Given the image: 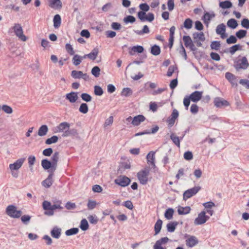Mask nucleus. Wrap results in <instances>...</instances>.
Listing matches in <instances>:
<instances>
[{
  "label": "nucleus",
  "mask_w": 249,
  "mask_h": 249,
  "mask_svg": "<svg viewBox=\"0 0 249 249\" xmlns=\"http://www.w3.org/2000/svg\"><path fill=\"white\" fill-rule=\"evenodd\" d=\"M13 31L15 35L21 41H26L27 40V37L23 34V28L19 23H15L11 28L9 29Z\"/></svg>",
  "instance_id": "nucleus-1"
},
{
  "label": "nucleus",
  "mask_w": 249,
  "mask_h": 249,
  "mask_svg": "<svg viewBox=\"0 0 249 249\" xmlns=\"http://www.w3.org/2000/svg\"><path fill=\"white\" fill-rule=\"evenodd\" d=\"M6 213L10 217L16 218L20 217L22 214L21 211L17 210V207L13 205H10L7 207Z\"/></svg>",
  "instance_id": "nucleus-2"
},
{
  "label": "nucleus",
  "mask_w": 249,
  "mask_h": 249,
  "mask_svg": "<svg viewBox=\"0 0 249 249\" xmlns=\"http://www.w3.org/2000/svg\"><path fill=\"white\" fill-rule=\"evenodd\" d=\"M149 174V170L148 168H144L137 173V177L142 184L145 185L147 184L148 180Z\"/></svg>",
  "instance_id": "nucleus-3"
},
{
  "label": "nucleus",
  "mask_w": 249,
  "mask_h": 249,
  "mask_svg": "<svg viewBox=\"0 0 249 249\" xmlns=\"http://www.w3.org/2000/svg\"><path fill=\"white\" fill-rule=\"evenodd\" d=\"M210 217L206 215V212L203 211L198 214L197 217L194 220L195 225H202L206 222Z\"/></svg>",
  "instance_id": "nucleus-4"
},
{
  "label": "nucleus",
  "mask_w": 249,
  "mask_h": 249,
  "mask_svg": "<svg viewBox=\"0 0 249 249\" xmlns=\"http://www.w3.org/2000/svg\"><path fill=\"white\" fill-rule=\"evenodd\" d=\"M200 189L201 187L200 186H195L193 188L188 189L183 193V199L186 200L187 199L191 197L192 196L196 194Z\"/></svg>",
  "instance_id": "nucleus-5"
},
{
  "label": "nucleus",
  "mask_w": 249,
  "mask_h": 249,
  "mask_svg": "<svg viewBox=\"0 0 249 249\" xmlns=\"http://www.w3.org/2000/svg\"><path fill=\"white\" fill-rule=\"evenodd\" d=\"M193 37L195 42L198 47H201L202 45L201 42H204L205 40V37L203 32L193 33Z\"/></svg>",
  "instance_id": "nucleus-6"
},
{
  "label": "nucleus",
  "mask_w": 249,
  "mask_h": 249,
  "mask_svg": "<svg viewBox=\"0 0 249 249\" xmlns=\"http://www.w3.org/2000/svg\"><path fill=\"white\" fill-rule=\"evenodd\" d=\"M114 182L122 187H126L130 184V179L126 176H120L115 179Z\"/></svg>",
  "instance_id": "nucleus-7"
},
{
  "label": "nucleus",
  "mask_w": 249,
  "mask_h": 249,
  "mask_svg": "<svg viewBox=\"0 0 249 249\" xmlns=\"http://www.w3.org/2000/svg\"><path fill=\"white\" fill-rule=\"evenodd\" d=\"M25 160V158H20L16 160L13 163L9 165V168L11 171H15L19 170L22 166Z\"/></svg>",
  "instance_id": "nucleus-8"
},
{
  "label": "nucleus",
  "mask_w": 249,
  "mask_h": 249,
  "mask_svg": "<svg viewBox=\"0 0 249 249\" xmlns=\"http://www.w3.org/2000/svg\"><path fill=\"white\" fill-rule=\"evenodd\" d=\"M249 66V63L248 61V60L246 57H243L242 58L239 60L236 65H235V68L236 70L238 71L240 69L246 70Z\"/></svg>",
  "instance_id": "nucleus-9"
},
{
  "label": "nucleus",
  "mask_w": 249,
  "mask_h": 249,
  "mask_svg": "<svg viewBox=\"0 0 249 249\" xmlns=\"http://www.w3.org/2000/svg\"><path fill=\"white\" fill-rule=\"evenodd\" d=\"M215 32L222 39L226 38L228 36L226 33V26L224 23L218 25L216 28Z\"/></svg>",
  "instance_id": "nucleus-10"
},
{
  "label": "nucleus",
  "mask_w": 249,
  "mask_h": 249,
  "mask_svg": "<svg viewBox=\"0 0 249 249\" xmlns=\"http://www.w3.org/2000/svg\"><path fill=\"white\" fill-rule=\"evenodd\" d=\"M169 241V239L167 237H162L158 240L153 246V249H166L162 245L166 244Z\"/></svg>",
  "instance_id": "nucleus-11"
},
{
  "label": "nucleus",
  "mask_w": 249,
  "mask_h": 249,
  "mask_svg": "<svg viewBox=\"0 0 249 249\" xmlns=\"http://www.w3.org/2000/svg\"><path fill=\"white\" fill-rule=\"evenodd\" d=\"M179 115L178 111L174 109L171 114V117L168 118L167 122L169 127H172L175 123L176 120L178 118Z\"/></svg>",
  "instance_id": "nucleus-12"
},
{
  "label": "nucleus",
  "mask_w": 249,
  "mask_h": 249,
  "mask_svg": "<svg viewBox=\"0 0 249 249\" xmlns=\"http://www.w3.org/2000/svg\"><path fill=\"white\" fill-rule=\"evenodd\" d=\"M183 40L184 43V45L186 47L189 48L190 49L193 51H195L196 50V48L194 44L193 41L190 36H183Z\"/></svg>",
  "instance_id": "nucleus-13"
},
{
  "label": "nucleus",
  "mask_w": 249,
  "mask_h": 249,
  "mask_svg": "<svg viewBox=\"0 0 249 249\" xmlns=\"http://www.w3.org/2000/svg\"><path fill=\"white\" fill-rule=\"evenodd\" d=\"M70 127L69 123L66 122H62L56 126L54 128L55 133H63L66 129H69Z\"/></svg>",
  "instance_id": "nucleus-14"
},
{
  "label": "nucleus",
  "mask_w": 249,
  "mask_h": 249,
  "mask_svg": "<svg viewBox=\"0 0 249 249\" xmlns=\"http://www.w3.org/2000/svg\"><path fill=\"white\" fill-rule=\"evenodd\" d=\"M71 76L75 79L82 78L85 80L89 79V75L87 73H84L81 71H72L71 74Z\"/></svg>",
  "instance_id": "nucleus-15"
},
{
  "label": "nucleus",
  "mask_w": 249,
  "mask_h": 249,
  "mask_svg": "<svg viewBox=\"0 0 249 249\" xmlns=\"http://www.w3.org/2000/svg\"><path fill=\"white\" fill-rule=\"evenodd\" d=\"M214 106L216 107L221 108L223 107H227L229 105V102L221 98L216 97L213 101Z\"/></svg>",
  "instance_id": "nucleus-16"
},
{
  "label": "nucleus",
  "mask_w": 249,
  "mask_h": 249,
  "mask_svg": "<svg viewBox=\"0 0 249 249\" xmlns=\"http://www.w3.org/2000/svg\"><path fill=\"white\" fill-rule=\"evenodd\" d=\"M226 78L231 83L233 87H237V77L231 73L227 72L225 74Z\"/></svg>",
  "instance_id": "nucleus-17"
},
{
  "label": "nucleus",
  "mask_w": 249,
  "mask_h": 249,
  "mask_svg": "<svg viewBox=\"0 0 249 249\" xmlns=\"http://www.w3.org/2000/svg\"><path fill=\"white\" fill-rule=\"evenodd\" d=\"M41 166L45 170L50 169L48 172L50 173H53L55 170L53 169V164L51 161L47 159L42 160L41 161Z\"/></svg>",
  "instance_id": "nucleus-18"
},
{
  "label": "nucleus",
  "mask_w": 249,
  "mask_h": 249,
  "mask_svg": "<svg viewBox=\"0 0 249 249\" xmlns=\"http://www.w3.org/2000/svg\"><path fill=\"white\" fill-rule=\"evenodd\" d=\"M203 92L202 91H195L192 93L189 97L193 102H197L202 98Z\"/></svg>",
  "instance_id": "nucleus-19"
},
{
  "label": "nucleus",
  "mask_w": 249,
  "mask_h": 249,
  "mask_svg": "<svg viewBox=\"0 0 249 249\" xmlns=\"http://www.w3.org/2000/svg\"><path fill=\"white\" fill-rule=\"evenodd\" d=\"M62 229L61 228L57 227L54 226L52 229L50 231L51 235L52 237L55 239H59L61 235Z\"/></svg>",
  "instance_id": "nucleus-20"
},
{
  "label": "nucleus",
  "mask_w": 249,
  "mask_h": 249,
  "mask_svg": "<svg viewBox=\"0 0 249 249\" xmlns=\"http://www.w3.org/2000/svg\"><path fill=\"white\" fill-rule=\"evenodd\" d=\"M215 16V15L213 11H211L210 12H206L204 13L202 19L205 24L208 25L210 20L212 18H214Z\"/></svg>",
  "instance_id": "nucleus-21"
},
{
  "label": "nucleus",
  "mask_w": 249,
  "mask_h": 249,
  "mask_svg": "<svg viewBox=\"0 0 249 249\" xmlns=\"http://www.w3.org/2000/svg\"><path fill=\"white\" fill-rule=\"evenodd\" d=\"M198 241L197 238L194 236H190L186 240V246L189 248H193L198 244Z\"/></svg>",
  "instance_id": "nucleus-22"
},
{
  "label": "nucleus",
  "mask_w": 249,
  "mask_h": 249,
  "mask_svg": "<svg viewBox=\"0 0 249 249\" xmlns=\"http://www.w3.org/2000/svg\"><path fill=\"white\" fill-rule=\"evenodd\" d=\"M143 47L140 45L133 46L129 49V54L131 55H134L136 53H142L143 52Z\"/></svg>",
  "instance_id": "nucleus-23"
},
{
  "label": "nucleus",
  "mask_w": 249,
  "mask_h": 249,
  "mask_svg": "<svg viewBox=\"0 0 249 249\" xmlns=\"http://www.w3.org/2000/svg\"><path fill=\"white\" fill-rule=\"evenodd\" d=\"M145 120V118L142 115H139L133 118L132 124L134 126L139 125L142 122H143Z\"/></svg>",
  "instance_id": "nucleus-24"
},
{
  "label": "nucleus",
  "mask_w": 249,
  "mask_h": 249,
  "mask_svg": "<svg viewBox=\"0 0 249 249\" xmlns=\"http://www.w3.org/2000/svg\"><path fill=\"white\" fill-rule=\"evenodd\" d=\"M59 153L58 152H55L52 156L51 158V162L53 164V169L56 170L57 165V162L59 160Z\"/></svg>",
  "instance_id": "nucleus-25"
},
{
  "label": "nucleus",
  "mask_w": 249,
  "mask_h": 249,
  "mask_svg": "<svg viewBox=\"0 0 249 249\" xmlns=\"http://www.w3.org/2000/svg\"><path fill=\"white\" fill-rule=\"evenodd\" d=\"M53 173H50L48 178L42 181V185L46 188L50 187L52 185L53 182Z\"/></svg>",
  "instance_id": "nucleus-26"
},
{
  "label": "nucleus",
  "mask_w": 249,
  "mask_h": 249,
  "mask_svg": "<svg viewBox=\"0 0 249 249\" xmlns=\"http://www.w3.org/2000/svg\"><path fill=\"white\" fill-rule=\"evenodd\" d=\"M66 98L71 103H75L78 99L77 93L71 92L67 93L66 95Z\"/></svg>",
  "instance_id": "nucleus-27"
},
{
  "label": "nucleus",
  "mask_w": 249,
  "mask_h": 249,
  "mask_svg": "<svg viewBox=\"0 0 249 249\" xmlns=\"http://www.w3.org/2000/svg\"><path fill=\"white\" fill-rule=\"evenodd\" d=\"M155 152L151 151L146 156L147 163L148 164H150L154 167L156 166L155 164Z\"/></svg>",
  "instance_id": "nucleus-28"
},
{
  "label": "nucleus",
  "mask_w": 249,
  "mask_h": 249,
  "mask_svg": "<svg viewBox=\"0 0 249 249\" xmlns=\"http://www.w3.org/2000/svg\"><path fill=\"white\" fill-rule=\"evenodd\" d=\"M191 210V207L189 206H186L185 207L178 206V213L179 215L187 214L190 213Z\"/></svg>",
  "instance_id": "nucleus-29"
},
{
  "label": "nucleus",
  "mask_w": 249,
  "mask_h": 249,
  "mask_svg": "<svg viewBox=\"0 0 249 249\" xmlns=\"http://www.w3.org/2000/svg\"><path fill=\"white\" fill-rule=\"evenodd\" d=\"M178 224V222L177 221L170 222L168 223L166 225L167 231L170 232H174Z\"/></svg>",
  "instance_id": "nucleus-30"
},
{
  "label": "nucleus",
  "mask_w": 249,
  "mask_h": 249,
  "mask_svg": "<svg viewBox=\"0 0 249 249\" xmlns=\"http://www.w3.org/2000/svg\"><path fill=\"white\" fill-rule=\"evenodd\" d=\"M53 26L55 29L58 28L61 23V18L59 15H55L53 18Z\"/></svg>",
  "instance_id": "nucleus-31"
},
{
  "label": "nucleus",
  "mask_w": 249,
  "mask_h": 249,
  "mask_svg": "<svg viewBox=\"0 0 249 249\" xmlns=\"http://www.w3.org/2000/svg\"><path fill=\"white\" fill-rule=\"evenodd\" d=\"M50 6L55 9L60 8L62 7V2L60 0H50Z\"/></svg>",
  "instance_id": "nucleus-32"
},
{
  "label": "nucleus",
  "mask_w": 249,
  "mask_h": 249,
  "mask_svg": "<svg viewBox=\"0 0 249 249\" xmlns=\"http://www.w3.org/2000/svg\"><path fill=\"white\" fill-rule=\"evenodd\" d=\"M77 134V130L75 129H66L62 134V137H67L71 136H75Z\"/></svg>",
  "instance_id": "nucleus-33"
},
{
  "label": "nucleus",
  "mask_w": 249,
  "mask_h": 249,
  "mask_svg": "<svg viewBox=\"0 0 249 249\" xmlns=\"http://www.w3.org/2000/svg\"><path fill=\"white\" fill-rule=\"evenodd\" d=\"M170 139L173 142L178 148L180 147V139L178 136H177L174 133H172L170 135Z\"/></svg>",
  "instance_id": "nucleus-34"
},
{
  "label": "nucleus",
  "mask_w": 249,
  "mask_h": 249,
  "mask_svg": "<svg viewBox=\"0 0 249 249\" xmlns=\"http://www.w3.org/2000/svg\"><path fill=\"white\" fill-rule=\"evenodd\" d=\"M162 225V221L158 219L154 225L155 235H157L160 231Z\"/></svg>",
  "instance_id": "nucleus-35"
},
{
  "label": "nucleus",
  "mask_w": 249,
  "mask_h": 249,
  "mask_svg": "<svg viewBox=\"0 0 249 249\" xmlns=\"http://www.w3.org/2000/svg\"><path fill=\"white\" fill-rule=\"evenodd\" d=\"M48 131V126L46 125H42L38 129V135L39 136H44L47 134Z\"/></svg>",
  "instance_id": "nucleus-36"
},
{
  "label": "nucleus",
  "mask_w": 249,
  "mask_h": 249,
  "mask_svg": "<svg viewBox=\"0 0 249 249\" xmlns=\"http://www.w3.org/2000/svg\"><path fill=\"white\" fill-rule=\"evenodd\" d=\"M174 210L173 208H168L164 213V217L167 220H171L173 218Z\"/></svg>",
  "instance_id": "nucleus-37"
},
{
  "label": "nucleus",
  "mask_w": 249,
  "mask_h": 249,
  "mask_svg": "<svg viewBox=\"0 0 249 249\" xmlns=\"http://www.w3.org/2000/svg\"><path fill=\"white\" fill-rule=\"evenodd\" d=\"M232 3L230 0H225L219 2V6L222 9H228L232 7Z\"/></svg>",
  "instance_id": "nucleus-38"
},
{
  "label": "nucleus",
  "mask_w": 249,
  "mask_h": 249,
  "mask_svg": "<svg viewBox=\"0 0 249 249\" xmlns=\"http://www.w3.org/2000/svg\"><path fill=\"white\" fill-rule=\"evenodd\" d=\"M228 27L231 29H235L238 26L237 21L234 18H231L227 22Z\"/></svg>",
  "instance_id": "nucleus-39"
},
{
  "label": "nucleus",
  "mask_w": 249,
  "mask_h": 249,
  "mask_svg": "<svg viewBox=\"0 0 249 249\" xmlns=\"http://www.w3.org/2000/svg\"><path fill=\"white\" fill-rule=\"evenodd\" d=\"M150 52L154 55H158L160 53V48L159 46L154 45L151 47Z\"/></svg>",
  "instance_id": "nucleus-40"
},
{
  "label": "nucleus",
  "mask_w": 249,
  "mask_h": 249,
  "mask_svg": "<svg viewBox=\"0 0 249 249\" xmlns=\"http://www.w3.org/2000/svg\"><path fill=\"white\" fill-rule=\"evenodd\" d=\"M72 63L75 66H78L79 65L82 61V58L81 56L78 55V54H75L74 55L73 58H72Z\"/></svg>",
  "instance_id": "nucleus-41"
},
{
  "label": "nucleus",
  "mask_w": 249,
  "mask_h": 249,
  "mask_svg": "<svg viewBox=\"0 0 249 249\" xmlns=\"http://www.w3.org/2000/svg\"><path fill=\"white\" fill-rule=\"evenodd\" d=\"M99 53L98 49L97 48H94L91 53H89V58L91 60H94Z\"/></svg>",
  "instance_id": "nucleus-42"
},
{
  "label": "nucleus",
  "mask_w": 249,
  "mask_h": 249,
  "mask_svg": "<svg viewBox=\"0 0 249 249\" xmlns=\"http://www.w3.org/2000/svg\"><path fill=\"white\" fill-rule=\"evenodd\" d=\"M134 32L138 35H142L144 34H148L149 29L147 25H144L142 30H134Z\"/></svg>",
  "instance_id": "nucleus-43"
},
{
  "label": "nucleus",
  "mask_w": 249,
  "mask_h": 249,
  "mask_svg": "<svg viewBox=\"0 0 249 249\" xmlns=\"http://www.w3.org/2000/svg\"><path fill=\"white\" fill-rule=\"evenodd\" d=\"M58 140V138L57 136H53L52 137L47 139L45 141V143L48 145L55 143Z\"/></svg>",
  "instance_id": "nucleus-44"
},
{
  "label": "nucleus",
  "mask_w": 249,
  "mask_h": 249,
  "mask_svg": "<svg viewBox=\"0 0 249 249\" xmlns=\"http://www.w3.org/2000/svg\"><path fill=\"white\" fill-rule=\"evenodd\" d=\"M79 230L77 228H73L66 231L65 234L67 236H71L77 234Z\"/></svg>",
  "instance_id": "nucleus-45"
},
{
  "label": "nucleus",
  "mask_w": 249,
  "mask_h": 249,
  "mask_svg": "<svg viewBox=\"0 0 249 249\" xmlns=\"http://www.w3.org/2000/svg\"><path fill=\"white\" fill-rule=\"evenodd\" d=\"M80 228L83 231H86L88 229L89 224L86 219H83L81 221Z\"/></svg>",
  "instance_id": "nucleus-46"
},
{
  "label": "nucleus",
  "mask_w": 249,
  "mask_h": 249,
  "mask_svg": "<svg viewBox=\"0 0 249 249\" xmlns=\"http://www.w3.org/2000/svg\"><path fill=\"white\" fill-rule=\"evenodd\" d=\"M88 106L86 103H82L79 107V111L83 113L86 114L88 112Z\"/></svg>",
  "instance_id": "nucleus-47"
},
{
  "label": "nucleus",
  "mask_w": 249,
  "mask_h": 249,
  "mask_svg": "<svg viewBox=\"0 0 249 249\" xmlns=\"http://www.w3.org/2000/svg\"><path fill=\"white\" fill-rule=\"evenodd\" d=\"M193 21L190 18H187L185 20L183 26L187 29H190L192 27Z\"/></svg>",
  "instance_id": "nucleus-48"
},
{
  "label": "nucleus",
  "mask_w": 249,
  "mask_h": 249,
  "mask_svg": "<svg viewBox=\"0 0 249 249\" xmlns=\"http://www.w3.org/2000/svg\"><path fill=\"white\" fill-rule=\"evenodd\" d=\"M247 33V32L246 30H240L236 33V36L239 39H241L246 36Z\"/></svg>",
  "instance_id": "nucleus-49"
},
{
  "label": "nucleus",
  "mask_w": 249,
  "mask_h": 249,
  "mask_svg": "<svg viewBox=\"0 0 249 249\" xmlns=\"http://www.w3.org/2000/svg\"><path fill=\"white\" fill-rule=\"evenodd\" d=\"M100 69L98 66L94 67L91 71V74L95 77H98L100 75Z\"/></svg>",
  "instance_id": "nucleus-50"
},
{
  "label": "nucleus",
  "mask_w": 249,
  "mask_h": 249,
  "mask_svg": "<svg viewBox=\"0 0 249 249\" xmlns=\"http://www.w3.org/2000/svg\"><path fill=\"white\" fill-rule=\"evenodd\" d=\"M132 94V91L131 89L129 88H125L123 89L122 91V95L123 96L127 97Z\"/></svg>",
  "instance_id": "nucleus-51"
},
{
  "label": "nucleus",
  "mask_w": 249,
  "mask_h": 249,
  "mask_svg": "<svg viewBox=\"0 0 249 249\" xmlns=\"http://www.w3.org/2000/svg\"><path fill=\"white\" fill-rule=\"evenodd\" d=\"M136 20L135 18L132 16H128L124 18V21L126 23H134Z\"/></svg>",
  "instance_id": "nucleus-52"
},
{
  "label": "nucleus",
  "mask_w": 249,
  "mask_h": 249,
  "mask_svg": "<svg viewBox=\"0 0 249 249\" xmlns=\"http://www.w3.org/2000/svg\"><path fill=\"white\" fill-rule=\"evenodd\" d=\"M94 89V94L97 96H101L103 94V90L102 89L98 86H95Z\"/></svg>",
  "instance_id": "nucleus-53"
},
{
  "label": "nucleus",
  "mask_w": 249,
  "mask_h": 249,
  "mask_svg": "<svg viewBox=\"0 0 249 249\" xmlns=\"http://www.w3.org/2000/svg\"><path fill=\"white\" fill-rule=\"evenodd\" d=\"M220 46L219 41H214L211 44V48L212 50H218Z\"/></svg>",
  "instance_id": "nucleus-54"
},
{
  "label": "nucleus",
  "mask_w": 249,
  "mask_h": 249,
  "mask_svg": "<svg viewBox=\"0 0 249 249\" xmlns=\"http://www.w3.org/2000/svg\"><path fill=\"white\" fill-rule=\"evenodd\" d=\"M81 97L83 101L87 102L91 101L92 99L91 96L89 94L86 93H82L81 95Z\"/></svg>",
  "instance_id": "nucleus-55"
},
{
  "label": "nucleus",
  "mask_w": 249,
  "mask_h": 249,
  "mask_svg": "<svg viewBox=\"0 0 249 249\" xmlns=\"http://www.w3.org/2000/svg\"><path fill=\"white\" fill-rule=\"evenodd\" d=\"M241 49V46L239 44H236L232 46L230 48V53L231 54H233L237 50Z\"/></svg>",
  "instance_id": "nucleus-56"
},
{
  "label": "nucleus",
  "mask_w": 249,
  "mask_h": 249,
  "mask_svg": "<svg viewBox=\"0 0 249 249\" xmlns=\"http://www.w3.org/2000/svg\"><path fill=\"white\" fill-rule=\"evenodd\" d=\"M2 110L7 114H11L13 112L12 108L7 105H4L1 107Z\"/></svg>",
  "instance_id": "nucleus-57"
},
{
  "label": "nucleus",
  "mask_w": 249,
  "mask_h": 249,
  "mask_svg": "<svg viewBox=\"0 0 249 249\" xmlns=\"http://www.w3.org/2000/svg\"><path fill=\"white\" fill-rule=\"evenodd\" d=\"M140 9L142 10L141 11L146 12L149 11L150 7L147 3H141L139 5Z\"/></svg>",
  "instance_id": "nucleus-58"
},
{
  "label": "nucleus",
  "mask_w": 249,
  "mask_h": 249,
  "mask_svg": "<svg viewBox=\"0 0 249 249\" xmlns=\"http://www.w3.org/2000/svg\"><path fill=\"white\" fill-rule=\"evenodd\" d=\"M42 207L44 210H47L48 209H52V205H51V202L45 200L42 203Z\"/></svg>",
  "instance_id": "nucleus-59"
},
{
  "label": "nucleus",
  "mask_w": 249,
  "mask_h": 249,
  "mask_svg": "<svg viewBox=\"0 0 249 249\" xmlns=\"http://www.w3.org/2000/svg\"><path fill=\"white\" fill-rule=\"evenodd\" d=\"M61 201H56L53 205H52V209L54 210L55 209H63V207L61 206Z\"/></svg>",
  "instance_id": "nucleus-60"
},
{
  "label": "nucleus",
  "mask_w": 249,
  "mask_h": 249,
  "mask_svg": "<svg viewBox=\"0 0 249 249\" xmlns=\"http://www.w3.org/2000/svg\"><path fill=\"white\" fill-rule=\"evenodd\" d=\"M237 38L233 35L230 36L226 40V42L228 44L235 43L237 42Z\"/></svg>",
  "instance_id": "nucleus-61"
},
{
  "label": "nucleus",
  "mask_w": 249,
  "mask_h": 249,
  "mask_svg": "<svg viewBox=\"0 0 249 249\" xmlns=\"http://www.w3.org/2000/svg\"><path fill=\"white\" fill-rule=\"evenodd\" d=\"M190 101H191V99L190 97L189 96H186L183 100V105L185 107L186 109H188V107L190 105Z\"/></svg>",
  "instance_id": "nucleus-62"
},
{
  "label": "nucleus",
  "mask_w": 249,
  "mask_h": 249,
  "mask_svg": "<svg viewBox=\"0 0 249 249\" xmlns=\"http://www.w3.org/2000/svg\"><path fill=\"white\" fill-rule=\"evenodd\" d=\"M241 24L243 28L249 29V19L246 18H243L241 21Z\"/></svg>",
  "instance_id": "nucleus-63"
},
{
  "label": "nucleus",
  "mask_w": 249,
  "mask_h": 249,
  "mask_svg": "<svg viewBox=\"0 0 249 249\" xmlns=\"http://www.w3.org/2000/svg\"><path fill=\"white\" fill-rule=\"evenodd\" d=\"M146 13L142 11H139L138 13V17L142 21H146Z\"/></svg>",
  "instance_id": "nucleus-64"
}]
</instances>
